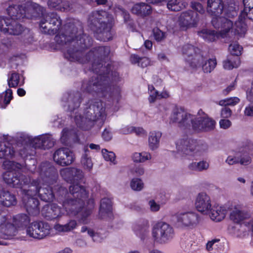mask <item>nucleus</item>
I'll list each match as a JSON object with an SVG mask.
<instances>
[{
	"label": "nucleus",
	"instance_id": "1",
	"mask_svg": "<svg viewBox=\"0 0 253 253\" xmlns=\"http://www.w3.org/2000/svg\"><path fill=\"white\" fill-rule=\"evenodd\" d=\"M58 194L64 196L61 208L56 204L44 206L42 210V214L46 220H52L61 218L65 213L72 216H77L84 224L89 222L88 216L93 208L92 200H88V207H84L85 202L88 198V193L85 188L78 184L69 187V192L62 186L59 188Z\"/></svg>",
	"mask_w": 253,
	"mask_h": 253
},
{
	"label": "nucleus",
	"instance_id": "2",
	"mask_svg": "<svg viewBox=\"0 0 253 253\" xmlns=\"http://www.w3.org/2000/svg\"><path fill=\"white\" fill-rule=\"evenodd\" d=\"M55 40L58 44L65 46L64 56L68 60L80 63L88 62L85 50L92 45L93 40L88 34L83 33L80 25L66 24L64 32L56 36Z\"/></svg>",
	"mask_w": 253,
	"mask_h": 253
},
{
	"label": "nucleus",
	"instance_id": "3",
	"mask_svg": "<svg viewBox=\"0 0 253 253\" xmlns=\"http://www.w3.org/2000/svg\"><path fill=\"white\" fill-rule=\"evenodd\" d=\"M40 177L33 179L26 186L24 190L26 195L38 196L42 200L48 202L54 199V195L49 187L57 181L58 173L55 168L49 162L42 163L40 167Z\"/></svg>",
	"mask_w": 253,
	"mask_h": 253
},
{
	"label": "nucleus",
	"instance_id": "4",
	"mask_svg": "<svg viewBox=\"0 0 253 253\" xmlns=\"http://www.w3.org/2000/svg\"><path fill=\"white\" fill-rule=\"evenodd\" d=\"M197 115L188 112H173L170 117V123H176L182 128H189L191 126L195 130L211 131L215 127L216 122L212 118L202 117L199 112Z\"/></svg>",
	"mask_w": 253,
	"mask_h": 253
},
{
	"label": "nucleus",
	"instance_id": "5",
	"mask_svg": "<svg viewBox=\"0 0 253 253\" xmlns=\"http://www.w3.org/2000/svg\"><path fill=\"white\" fill-rule=\"evenodd\" d=\"M113 21L112 16L103 10L92 12L88 18L89 26L94 32L95 38L103 42L112 39L111 29Z\"/></svg>",
	"mask_w": 253,
	"mask_h": 253
},
{
	"label": "nucleus",
	"instance_id": "6",
	"mask_svg": "<svg viewBox=\"0 0 253 253\" xmlns=\"http://www.w3.org/2000/svg\"><path fill=\"white\" fill-rule=\"evenodd\" d=\"M93 71L95 73L86 84L83 85V88L88 92L91 94L102 93L104 96L109 91V95L112 97L118 98L120 93V90L118 87H113L111 88L108 85V77L106 75H109L106 71H103L102 69H98V72Z\"/></svg>",
	"mask_w": 253,
	"mask_h": 253
},
{
	"label": "nucleus",
	"instance_id": "7",
	"mask_svg": "<svg viewBox=\"0 0 253 253\" xmlns=\"http://www.w3.org/2000/svg\"><path fill=\"white\" fill-rule=\"evenodd\" d=\"M3 169L6 171L3 173L4 182L12 187L22 188L26 186L30 182L29 176L18 172L22 166L14 161H5L3 163Z\"/></svg>",
	"mask_w": 253,
	"mask_h": 253
},
{
	"label": "nucleus",
	"instance_id": "8",
	"mask_svg": "<svg viewBox=\"0 0 253 253\" xmlns=\"http://www.w3.org/2000/svg\"><path fill=\"white\" fill-rule=\"evenodd\" d=\"M176 148L178 153L183 155L199 157L207 151L208 146L204 142L185 136L177 140Z\"/></svg>",
	"mask_w": 253,
	"mask_h": 253
},
{
	"label": "nucleus",
	"instance_id": "9",
	"mask_svg": "<svg viewBox=\"0 0 253 253\" xmlns=\"http://www.w3.org/2000/svg\"><path fill=\"white\" fill-rule=\"evenodd\" d=\"M88 113L89 112H84L83 114H81L79 112H75L74 120L78 127L87 130L91 128L94 122L98 123V125L102 126L106 118V112H93V115L91 114L89 118Z\"/></svg>",
	"mask_w": 253,
	"mask_h": 253
},
{
	"label": "nucleus",
	"instance_id": "10",
	"mask_svg": "<svg viewBox=\"0 0 253 253\" xmlns=\"http://www.w3.org/2000/svg\"><path fill=\"white\" fill-rule=\"evenodd\" d=\"M110 52V47L108 46H96L92 48L87 52L88 57V61L92 58L93 61L92 65V69L95 72H98V69H102L103 71H106L109 73L111 71V66L108 64L107 66H103L102 60L107 57Z\"/></svg>",
	"mask_w": 253,
	"mask_h": 253
},
{
	"label": "nucleus",
	"instance_id": "11",
	"mask_svg": "<svg viewBox=\"0 0 253 253\" xmlns=\"http://www.w3.org/2000/svg\"><path fill=\"white\" fill-rule=\"evenodd\" d=\"M174 235L173 228L167 223L159 222L153 227L152 236L156 243L160 244H167L173 239Z\"/></svg>",
	"mask_w": 253,
	"mask_h": 253
},
{
	"label": "nucleus",
	"instance_id": "12",
	"mask_svg": "<svg viewBox=\"0 0 253 253\" xmlns=\"http://www.w3.org/2000/svg\"><path fill=\"white\" fill-rule=\"evenodd\" d=\"M250 144H242L235 151L233 155H229L225 160V163L229 165L240 164L247 166L251 164L252 158L250 155Z\"/></svg>",
	"mask_w": 253,
	"mask_h": 253
},
{
	"label": "nucleus",
	"instance_id": "13",
	"mask_svg": "<svg viewBox=\"0 0 253 253\" xmlns=\"http://www.w3.org/2000/svg\"><path fill=\"white\" fill-rule=\"evenodd\" d=\"M61 25V20L56 13L50 12L42 15L40 26L42 33L56 34Z\"/></svg>",
	"mask_w": 253,
	"mask_h": 253
},
{
	"label": "nucleus",
	"instance_id": "14",
	"mask_svg": "<svg viewBox=\"0 0 253 253\" xmlns=\"http://www.w3.org/2000/svg\"><path fill=\"white\" fill-rule=\"evenodd\" d=\"M223 16H213L211 20L212 26L216 29H221L220 32L222 37L229 32L233 26V21L231 20L237 16L236 11L226 12Z\"/></svg>",
	"mask_w": 253,
	"mask_h": 253
},
{
	"label": "nucleus",
	"instance_id": "15",
	"mask_svg": "<svg viewBox=\"0 0 253 253\" xmlns=\"http://www.w3.org/2000/svg\"><path fill=\"white\" fill-rule=\"evenodd\" d=\"M175 217L177 223L183 228L194 229L201 221V216L195 211H180L176 212Z\"/></svg>",
	"mask_w": 253,
	"mask_h": 253
},
{
	"label": "nucleus",
	"instance_id": "16",
	"mask_svg": "<svg viewBox=\"0 0 253 253\" xmlns=\"http://www.w3.org/2000/svg\"><path fill=\"white\" fill-rule=\"evenodd\" d=\"M51 230L50 225L42 221L31 223L27 229V234L31 237L37 239H42L48 236Z\"/></svg>",
	"mask_w": 253,
	"mask_h": 253
},
{
	"label": "nucleus",
	"instance_id": "17",
	"mask_svg": "<svg viewBox=\"0 0 253 253\" xmlns=\"http://www.w3.org/2000/svg\"><path fill=\"white\" fill-rule=\"evenodd\" d=\"M228 210L230 220L236 223H241L251 216L250 212L243 210L242 205L236 202H228Z\"/></svg>",
	"mask_w": 253,
	"mask_h": 253
},
{
	"label": "nucleus",
	"instance_id": "18",
	"mask_svg": "<svg viewBox=\"0 0 253 253\" xmlns=\"http://www.w3.org/2000/svg\"><path fill=\"white\" fill-rule=\"evenodd\" d=\"M53 158L54 161L61 166L71 165L75 160L73 153L67 148H61L55 151Z\"/></svg>",
	"mask_w": 253,
	"mask_h": 253
},
{
	"label": "nucleus",
	"instance_id": "19",
	"mask_svg": "<svg viewBox=\"0 0 253 253\" xmlns=\"http://www.w3.org/2000/svg\"><path fill=\"white\" fill-rule=\"evenodd\" d=\"M195 206L199 212L208 215L211 207L210 196L204 192L198 194L195 200Z\"/></svg>",
	"mask_w": 253,
	"mask_h": 253
},
{
	"label": "nucleus",
	"instance_id": "20",
	"mask_svg": "<svg viewBox=\"0 0 253 253\" xmlns=\"http://www.w3.org/2000/svg\"><path fill=\"white\" fill-rule=\"evenodd\" d=\"M20 188L22 189L23 203L25 204L27 212L29 214L32 215H38L40 212L39 200L35 198V196L26 195L24 192V190L27 189V186H23Z\"/></svg>",
	"mask_w": 253,
	"mask_h": 253
},
{
	"label": "nucleus",
	"instance_id": "21",
	"mask_svg": "<svg viewBox=\"0 0 253 253\" xmlns=\"http://www.w3.org/2000/svg\"><path fill=\"white\" fill-rule=\"evenodd\" d=\"M228 211V202L224 205H215L209 211L211 219L216 222H219L224 219Z\"/></svg>",
	"mask_w": 253,
	"mask_h": 253
},
{
	"label": "nucleus",
	"instance_id": "22",
	"mask_svg": "<svg viewBox=\"0 0 253 253\" xmlns=\"http://www.w3.org/2000/svg\"><path fill=\"white\" fill-rule=\"evenodd\" d=\"M55 143V140L48 134L40 135L33 139V145L36 148L48 149L52 147Z\"/></svg>",
	"mask_w": 253,
	"mask_h": 253
},
{
	"label": "nucleus",
	"instance_id": "23",
	"mask_svg": "<svg viewBox=\"0 0 253 253\" xmlns=\"http://www.w3.org/2000/svg\"><path fill=\"white\" fill-rule=\"evenodd\" d=\"M198 20V14L192 10L183 12L179 18V24L183 27L194 26Z\"/></svg>",
	"mask_w": 253,
	"mask_h": 253
},
{
	"label": "nucleus",
	"instance_id": "24",
	"mask_svg": "<svg viewBox=\"0 0 253 253\" xmlns=\"http://www.w3.org/2000/svg\"><path fill=\"white\" fill-rule=\"evenodd\" d=\"M207 11L213 16H218L228 12L222 0H208Z\"/></svg>",
	"mask_w": 253,
	"mask_h": 253
},
{
	"label": "nucleus",
	"instance_id": "25",
	"mask_svg": "<svg viewBox=\"0 0 253 253\" xmlns=\"http://www.w3.org/2000/svg\"><path fill=\"white\" fill-rule=\"evenodd\" d=\"M99 216L101 218H111L112 216V208L111 200L103 198L100 201Z\"/></svg>",
	"mask_w": 253,
	"mask_h": 253
},
{
	"label": "nucleus",
	"instance_id": "26",
	"mask_svg": "<svg viewBox=\"0 0 253 253\" xmlns=\"http://www.w3.org/2000/svg\"><path fill=\"white\" fill-rule=\"evenodd\" d=\"M25 9L26 12V17L28 18H32L43 15V8L36 3L27 2Z\"/></svg>",
	"mask_w": 253,
	"mask_h": 253
},
{
	"label": "nucleus",
	"instance_id": "27",
	"mask_svg": "<svg viewBox=\"0 0 253 253\" xmlns=\"http://www.w3.org/2000/svg\"><path fill=\"white\" fill-rule=\"evenodd\" d=\"M131 12L138 16L145 17L151 14L152 8L147 3L139 2L134 4L131 8Z\"/></svg>",
	"mask_w": 253,
	"mask_h": 253
},
{
	"label": "nucleus",
	"instance_id": "28",
	"mask_svg": "<svg viewBox=\"0 0 253 253\" xmlns=\"http://www.w3.org/2000/svg\"><path fill=\"white\" fill-rule=\"evenodd\" d=\"M7 11L11 18L10 19H21L26 16L25 7L19 5L9 6L7 8Z\"/></svg>",
	"mask_w": 253,
	"mask_h": 253
},
{
	"label": "nucleus",
	"instance_id": "29",
	"mask_svg": "<svg viewBox=\"0 0 253 253\" xmlns=\"http://www.w3.org/2000/svg\"><path fill=\"white\" fill-rule=\"evenodd\" d=\"M17 200L14 195L8 191L0 190V204L3 206L9 207L15 205Z\"/></svg>",
	"mask_w": 253,
	"mask_h": 253
},
{
	"label": "nucleus",
	"instance_id": "30",
	"mask_svg": "<svg viewBox=\"0 0 253 253\" xmlns=\"http://www.w3.org/2000/svg\"><path fill=\"white\" fill-rule=\"evenodd\" d=\"M78 226L77 221L75 219H70L64 224L56 223L54 229L59 233L69 232L76 229Z\"/></svg>",
	"mask_w": 253,
	"mask_h": 253
},
{
	"label": "nucleus",
	"instance_id": "31",
	"mask_svg": "<svg viewBox=\"0 0 253 253\" xmlns=\"http://www.w3.org/2000/svg\"><path fill=\"white\" fill-rule=\"evenodd\" d=\"M7 27H5L2 29L3 33H8L11 35H19L24 30L22 26L16 21L13 19H10Z\"/></svg>",
	"mask_w": 253,
	"mask_h": 253
},
{
	"label": "nucleus",
	"instance_id": "32",
	"mask_svg": "<svg viewBox=\"0 0 253 253\" xmlns=\"http://www.w3.org/2000/svg\"><path fill=\"white\" fill-rule=\"evenodd\" d=\"M15 153V151L11 144L7 142H0V158H11Z\"/></svg>",
	"mask_w": 253,
	"mask_h": 253
},
{
	"label": "nucleus",
	"instance_id": "33",
	"mask_svg": "<svg viewBox=\"0 0 253 253\" xmlns=\"http://www.w3.org/2000/svg\"><path fill=\"white\" fill-rule=\"evenodd\" d=\"M17 230L14 224L8 221L0 229V236L5 239H11L17 234Z\"/></svg>",
	"mask_w": 253,
	"mask_h": 253
},
{
	"label": "nucleus",
	"instance_id": "34",
	"mask_svg": "<svg viewBox=\"0 0 253 253\" xmlns=\"http://www.w3.org/2000/svg\"><path fill=\"white\" fill-rule=\"evenodd\" d=\"M210 167L209 163L206 160L194 162L189 164L188 169L191 171L202 172L207 170Z\"/></svg>",
	"mask_w": 253,
	"mask_h": 253
},
{
	"label": "nucleus",
	"instance_id": "35",
	"mask_svg": "<svg viewBox=\"0 0 253 253\" xmlns=\"http://www.w3.org/2000/svg\"><path fill=\"white\" fill-rule=\"evenodd\" d=\"M161 136L162 133L160 131H154L150 132L148 137V146L151 150H155L159 147Z\"/></svg>",
	"mask_w": 253,
	"mask_h": 253
},
{
	"label": "nucleus",
	"instance_id": "36",
	"mask_svg": "<svg viewBox=\"0 0 253 253\" xmlns=\"http://www.w3.org/2000/svg\"><path fill=\"white\" fill-rule=\"evenodd\" d=\"M30 221L29 217L25 214H19L13 217V222L16 228L26 225Z\"/></svg>",
	"mask_w": 253,
	"mask_h": 253
},
{
	"label": "nucleus",
	"instance_id": "37",
	"mask_svg": "<svg viewBox=\"0 0 253 253\" xmlns=\"http://www.w3.org/2000/svg\"><path fill=\"white\" fill-rule=\"evenodd\" d=\"M205 59V58L203 55L197 53V52L190 58H186V60L192 68H197L202 66Z\"/></svg>",
	"mask_w": 253,
	"mask_h": 253
},
{
	"label": "nucleus",
	"instance_id": "38",
	"mask_svg": "<svg viewBox=\"0 0 253 253\" xmlns=\"http://www.w3.org/2000/svg\"><path fill=\"white\" fill-rule=\"evenodd\" d=\"M133 161L135 163H142L152 159L151 154L148 152L143 151L141 153L135 152L132 156Z\"/></svg>",
	"mask_w": 253,
	"mask_h": 253
},
{
	"label": "nucleus",
	"instance_id": "39",
	"mask_svg": "<svg viewBox=\"0 0 253 253\" xmlns=\"http://www.w3.org/2000/svg\"><path fill=\"white\" fill-rule=\"evenodd\" d=\"M244 13L248 18L253 21V0H243Z\"/></svg>",
	"mask_w": 253,
	"mask_h": 253
},
{
	"label": "nucleus",
	"instance_id": "40",
	"mask_svg": "<svg viewBox=\"0 0 253 253\" xmlns=\"http://www.w3.org/2000/svg\"><path fill=\"white\" fill-rule=\"evenodd\" d=\"M199 34L203 39L209 42H213L218 37L217 32L207 29L202 30Z\"/></svg>",
	"mask_w": 253,
	"mask_h": 253
},
{
	"label": "nucleus",
	"instance_id": "41",
	"mask_svg": "<svg viewBox=\"0 0 253 253\" xmlns=\"http://www.w3.org/2000/svg\"><path fill=\"white\" fill-rule=\"evenodd\" d=\"M216 59H209L205 60L202 64V67L204 73H211L215 67L216 65Z\"/></svg>",
	"mask_w": 253,
	"mask_h": 253
},
{
	"label": "nucleus",
	"instance_id": "42",
	"mask_svg": "<svg viewBox=\"0 0 253 253\" xmlns=\"http://www.w3.org/2000/svg\"><path fill=\"white\" fill-rule=\"evenodd\" d=\"M81 163L85 170L89 171L92 169L93 164L91 157L86 153V152L82 155Z\"/></svg>",
	"mask_w": 253,
	"mask_h": 253
},
{
	"label": "nucleus",
	"instance_id": "43",
	"mask_svg": "<svg viewBox=\"0 0 253 253\" xmlns=\"http://www.w3.org/2000/svg\"><path fill=\"white\" fill-rule=\"evenodd\" d=\"M240 64V59L236 57L235 60H233L232 57H228V58L223 62V67L224 69L231 70L234 68H237Z\"/></svg>",
	"mask_w": 253,
	"mask_h": 253
},
{
	"label": "nucleus",
	"instance_id": "44",
	"mask_svg": "<svg viewBox=\"0 0 253 253\" xmlns=\"http://www.w3.org/2000/svg\"><path fill=\"white\" fill-rule=\"evenodd\" d=\"M182 51L183 54L186 56L187 58H190L193 56V55L195 54L198 51H199V49L191 44H186L182 47Z\"/></svg>",
	"mask_w": 253,
	"mask_h": 253
},
{
	"label": "nucleus",
	"instance_id": "45",
	"mask_svg": "<svg viewBox=\"0 0 253 253\" xmlns=\"http://www.w3.org/2000/svg\"><path fill=\"white\" fill-rule=\"evenodd\" d=\"M232 28L234 30L235 34L240 35L241 36L244 35L247 31L246 25L242 21L235 22L234 25H233L231 29Z\"/></svg>",
	"mask_w": 253,
	"mask_h": 253
},
{
	"label": "nucleus",
	"instance_id": "46",
	"mask_svg": "<svg viewBox=\"0 0 253 253\" xmlns=\"http://www.w3.org/2000/svg\"><path fill=\"white\" fill-rule=\"evenodd\" d=\"M239 99L237 97H231L220 100L219 102V105L225 107L224 111H231L230 109L228 108V106L235 105L239 102Z\"/></svg>",
	"mask_w": 253,
	"mask_h": 253
},
{
	"label": "nucleus",
	"instance_id": "47",
	"mask_svg": "<svg viewBox=\"0 0 253 253\" xmlns=\"http://www.w3.org/2000/svg\"><path fill=\"white\" fill-rule=\"evenodd\" d=\"M228 50L232 55L238 57L242 54L243 47L238 43L234 42L229 45Z\"/></svg>",
	"mask_w": 253,
	"mask_h": 253
},
{
	"label": "nucleus",
	"instance_id": "48",
	"mask_svg": "<svg viewBox=\"0 0 253 253\" xmlns=\"http://www.w3.org/2000/svg\"><path fill=\"white\" fill-rule=\"evenodd\" d=\"M72 172V167L62 169L60 171L61 176L67 182H73V176Z\"/></svg>",
	"mask_w": 253,
	"mask_h": 253
},
{
	"label": "nucleus",
	"instance_id": "49",
	"mask_svg": "<svg viewBox=\"0 0 253 253\" xmlns=\"http://www.w3.org/2000/svg\"><path fill=\"white\" fill-rule=\"evenodd\" d=\"M165 1L167 2L168 8L171 11H178L182 8L179 0H165Z\"/></svg>",
	"mask_w": 253,
	"mask_h": 253
},
{
	"label": "nucleus",
	"instance_id": "50",
	"mask_svg": "<svg viewBox=\"0 0 253 253\" xmlns=\"http://www.w3.org/2000/svg\"><path fill=\"white\" fill-rule=\"evenodd\" d=\"M16 139L22 143H31L33 145V139L32 136L24 132H18L16 135Z\"/></svg>",
	"mask_w": 253,
	"mask_h": 253
},
{
	"label": "nucleus",
	"instance_id": "51",
	"mask_svg": "<svg viewBox=\"0 0 253 253\" xmlns=\"http://www.w3.org/2000/svg\"><path fill=\"white\" fill-rule=\"evenodd\" d=\"M82 233L87 232L88 235L92 237V240L94 242H101L103 238L100 237L98 233H95L94 231L86 226H83L81 230Z\"/></svg>",
	"mask_w": 253,
	"mask_h": 253
},
{
	"label": "nucleus",
	"instance_id": "52",
	"mask_svg": "<svg viewBox=\"0 0 253 253\" xmlns=\"http://www.w3.org/2000/svg\"><path fill=\"white\" fill-rule=\"evenodd\" d=\"M102 154L104 159L106 161H109L111 163L114 165L116 164V156L114 152L108 151L107 149H104L102 150Z\"/></svg>",
	"mask_w": 253,
	"mask_h": 253
},
{
	"label": "nucleus",
	"instance_id": "53",
	"mask_svg": "<svg viewBox=\"0 0 253 253\" xmlns=\"http://www.w3.org/2000/svg\"><path fill=\"white\" fill-rule=\"evenodd\" d=\"M131 188L134 191H139L143 188V183L139 178H133L130 183Z\"/></svg>",
	"mask_w": 253,
	"mask_h": 253
},
{
	"label": "nucleus",
	"instance_id": "54",
	"mask_svg": "<svg viewBox=\"0 0 253 253\" xmlns=\"http://www.w3.org/2000/svg\"><path fill=\"white\" fill-rule=\"evenodd\" d=\"M133 230L136 234L142 239L148 233V226L147 224L143 227L135 225L133 227Z\"/></svg>",
	"mask_w": 253,
	"mask_h": 253
},
{
	"label": "nucleus",
	"instance_id": "55",
	"mask_svg": "<svg viewBox=\"0 0 253 253\" xmlns=\"http://www.w3.org/2000/svg\"><path fill=\"white\" fill-rule=\"evenodd\" d=\"M72 171L74 172H72L73 183L81 180L84 178V174L82 170L76 168L72 167Z\"/></svg>",
	"mask_w": 253,
	"mask_h": 253
},
{
	"label": "nucleus",
	"instance_id": "56",
	"mask_svg": "<svg viewBox=\"0 0 253 253\" xmlns=\"http://www.w3.org/2000/svg\"><path fill=\"white\" fill-rule=\"evenodd\" d=\"M87 109L93 111H102L103 109V103L98 99L92 100L89 102V107Z\"/></svg>",
	"mask_w": 253,
	"mask_h": 253
},
{
	"label": "nucleus",
	"instance_id": "57",
	"mask_svg": "<svg viewBox=\"0 0 253 253\" xmlns=\"http://www.w3.org/2000/svg\"><path fill=\"white\" fill-rule=\"evenodd\" d=\"M19 82V75L16 73H12L8 80V84L9 87H16L18 85Z\"/></svg>",
	"mask_w": 253,
	"mask_h": 253
},
{
	"label": "nucleus",
	"instance_id": "58",
	"mask_svg": "<svg viewBox=\"0 0 253 253\" xmlns=\"http://www.w3.org/2000/svg\"><path fill=\"white\" fill-rule=\"evenodd\" d=\"M153 36L157 42H161L166 38L165 33L157 28L153 30Z\"/></svg>",
	"mask_w": 253,
	"mask_h": 253
},
{
	"label": "nucleus",
	"instance_id": "59",
	"mask_svg": "<svg viewBox=\"0 0 253 253\" xmlns=\"http://www.w3.org/2000/svg\"><path fill=\"white\" fill-rule=\"evenodd\" d=\"M190 7L201 14H203L205 12V9L202 5L198 2L192 1L190 3Z\"/></svg>",
	"mask_w": 253,
	"mask_h": 253
},
{
	"label": "nucleus",
	"instance_id": "60",
	"mask_svg": "<svg viewBox=\"0 0 253 253\" xmlns=\"http://www.w3.org/2000/svg\"><path fill=\"white\" fill-rule=\"evenodd\" d=\"M219 125L220 128L227 129L231 127L232 123L228 119H221L219 122Z\"/></svg>",
	"mask_w": 253,
	"mask_h": 253
},
{
	"label": "nucleus",
	"instance_id": "61",
	"mask_svg": "<svg viewBox=\"0 0 253 253\" xmlns=\"http://www.w3.org/2000/svg\"><path fill=\"white\" fill-rule=\"evenodd\" d=\"M12 98V92L11 89H7L5 91L4 98V103L5 106L7 105Z\"/></svg>",
	"mask_w": 253,
	"mask_h": 253
},
{
	"label": "nucleus",
	"instance_id": "62",
	"mask_svg": "<svg viewBox=\"0 0 253 253\" xmlns=\"http://www.w3.org/2000/svg\"><path fill=\"white\" fill-rule=\"evenodd\" d=\"M150 210L153 212H156L159 211L160 205L157 203L154 200H150L148 203Z\"/></svg>",
	"mask_w": 253,
	"mask_h": 253
},
{
	"label": "nucleus",
	"instance_id": "63",
	"mask_svg": "<svg viewBox=\"0 0 253 253\" xmlns=\"http://www.w3.org/2000/svg\"><path fill=\"white\" fill-rule=\"evenodd\" d=\"M103 139L105 141H109L112 138V133L110 128H105L102 134Z\"/></svg>",
	"mask_w": 253,
	"mask_h": 253
},
{
	"label": "nucleus",
	"instance_id": "64",
	"mask_svg": "<svg viewBox=\"0 0 253 253\" xmlns=\"http://www.w3.org/2000/svg\"><path fill=\"white\" fill-rule=\"evenodd\" d=\"M149 93V97L148 99L150 103H153L157 99H159V92L157 90L151 91Z\"/></svg>",
	"mask_w": 253,
	"mask_h": 253
}]
</instances>
